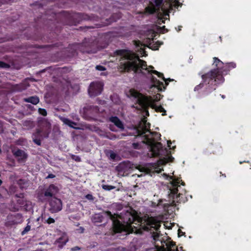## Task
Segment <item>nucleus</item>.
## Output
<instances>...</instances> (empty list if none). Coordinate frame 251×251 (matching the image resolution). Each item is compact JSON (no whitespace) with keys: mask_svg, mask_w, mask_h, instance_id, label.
I'll return each mask as SVG.
<instances>
[{"mask_svg":"<svg viewBox=\"0 0 251 251\" xmlns=\"http://www.w3.org/2000/svg\"><path fill=\"white\" fill-rule=\"evenodd\" d=\"M230 72V69L227 67L226 63H223V66L219 71L211 70L210 72L204 74L199 73L201 75L202 81L194 88V91L199 92L203 89L202 93L205 96L211 93L216 89L217 84L223 83L224 80V75H227Z\"/></svg>","mask_w":251,"mask_h":251,"instance_id":"obj_3","label":"nucleus"},{"mask_svg":"<svg viewBox=\"0 0 251 251\" xmlns=\"http://www.w3.org/2000/svg\"><path fill=\"white\" fill-rule=\"evenodd\" d=\"M26 181L25 179H20L18 180L17 184L19 185L21 189L24 188V185L26 183Z\"/></svg>","mask_w":251,"mask_h":251,"instance_id":"obj_27","label":"nucleus"},{"mask_svg":"<svg viewBox=\"0 0 251 251\" xmlns=\"http://www.w3.org/2000/svg\"><path fill=\"white\" fill-rule=\"evenodd\" d=\"M85 28L89 29V28H94V27H93V26H85Z\"/></svg>","mask_w":251,"mask_h":251,"instance_id":"obj_53","label":"nucleus"},{"mask_svg":"<svg viewBox=\"0 0 251 251\" xmlns=\"http://www.w3.org/2000/svg\"><path fill=\"white\" fill-rule=\"evenodd\" d=\"M147 68H148V70H149V71H150V70H149V69H153V68H153V67L152 66H150L149 67V68H148L147 67Z\"/></svg>","mask_w":251,"mask_h":251,"instance_id":"obj_52","label":"nucleus"},{"mask_svg":"<svg viewBox=\"0 0 251 251\" xmlns=\"http://www.w3.org/2000/svg\"><path fill=\"white\" fill-rule=\"evenodd\" d=\"M155 6L159 8L163 3V0H154Z\"/></svg>","mask_w":251,"mask_h":251,"instance_id":"obj_33","label":"nucleus"},{"mask_svg":"<svg viewBox=\"0 0 251 251\" xmlns=\"http://www.w3.org/2000/svg\"><path fill=\"white\" fill-rule=\"evenodd\" d=\"M152 6H147L145 8V13L149 14H153L156 12L157 9L155 6L151 3Z\"/></svg>","mask_w":251,"mask_h":251,"instance_id":"obj_22","label":"nucleus"},{"mask_svg":"<svg viewBox=\"0 0 251 251\" xmlns=\"http://www.w3.org/2000/svg\"><path fill=\"white\" fill-rule=\"evenodd\" d=\"M102 187L103 189L105 190H110L111 189H113L115 188V186H111V185H102Z\"/></svg>","mask_w":251,"mask_h":251,"instance_id":"obj_32","label":"nucleus"},{"mask_svg":"<svg viewBox=\"0 0 251 251\" xmlns=\"http://www.w3.org/2000/svg\"><path fill=\"white\" fill-rule=\"evenodd\" d=\"M159 203H161V202H162V200H159Z\"/></svg>","mask_w":251,"mask_h":251,"instance_id":"obj_60","label":"nucleus"},{"mask_svg":"<svg viewBox=\"0 0 251 251\" xmlns=\"http://www.w3.org/2000/svg\"><path fill=\"white\" fill-rule=\"evenodd\" d=\"M86 198L89 200H93L94 199L93 196L91 194H87L86 196Z\"/></svg>","mask_w":251,"mask_h":251,"instance_id":"obj_44","label":"nucleus"},{"mask_svg":"<svg viewBox=\"0 0 251 251\" xmlns=\"http://www.w3.org/2000/svg\"><path fill=\"white\" fill-rule=\"evenodd\" d=\"M13 152L15 157H26L25 153L22 150L17 149L13 151Z\"/></svg>","mask_w":251,"mask_h":251,"instance_id":"obj_23","label":"nucleus"},{"mask_svg":"<svg viewBox=\"0 0 251 251\" xmlns=\"http://www.w3.org/2000/svg\"><path fill=\"white\" fill-rule=\"evenodd\" d=\"M26 158H18V162L19 163H24L25 161Z\"/></svg>","mask_w":251,"mask_h":251,"instance_id":"obj_39","label":"nucleus"},{"mask_svg":"<svg viewBox=\"0 0 251 251\" xmlns=\"http://www.w3.org/2000/svg\"><path fill=\"white\" fill-rule=\"evenodd\" d=\"M103 216L100 213L94 214L92 217L93 223H101L102 222Z\"/></svg>","mask_w":251,"mask_h":251,"instance_id":"obj_20","label":"nucleus"},{"mask_svg":"<svg viewBox=\"0 0 251 251\" xmlns=\"http://www.w3.org/2000/svg\"><path fill=\"white\" fill-rule=\"evenodd\" d=\"M49 210L51 213H57L61 211L62 208V201L56 198L51 199L49 202Z\"/></svg>","mask_w":251,"mask_h":251,"instance_id":"obj_11","label":"nucleus"},{"mask_svg":"<svg viewBox=\"0 0 251 251\" xmlns=\"http://www.w3.org/2000/svg\"><path fill=\"white\" fill-rule=\"evenodd\" d=\"M107 46L106 43H102L98 38H85L82 43L70 45L67 51L70 53V56H75L77 55L78 51L82 53H95Z\"/></svg>","mask_w":251,"mask_h":251,"instance_id":"obj_4","label":"nucleus"},{"mask_svg":"<svg viewBox=\"0 0 251 251\" xmlns=\"http://www.w3.org/2000/svg\"><path fill=\"white\" fill-rule=\"evenodd\" d=\"M29 86L28 83L26 81H25L20 84H15L13 86V89L16 92H22L26 89Z\"/></svg>","mask_w":251,"mask_h":251,"instance_id":"obj_14","label":"nucleus"},{"mask_svg":"<svg viewBox=\"0 0 251 251\" xmlns=\"http://www.w3.org/2000/svg\"><path fill=\"white\" fill-rule=\"evenodd\" d=\"M121 18V16L119 14L116 13L114 14L110 17L109 19H106V23L105 25H102L100 24H97L96 27H101L102 26L107 25L111 23L116 22L118 19Z\"/></svg>","mask_w":251,"mask_h":251,"instance_id":"obj_13","label":"nucleus"},{"mask_svg":"<svg viewBox=\"0 0 251 251\" xmlns=\"http://www.w3.org/2000/svg\"><path fill=\"white\" fill-rule=\"evenodd\" d=\"M47 222L49 224H52V223H54L55 222V221H54V220L53 218H48V219L47 220Z\"/></svg>","mask_w":251,"mask_h":251,"instance_id":"obj_40","label":"nucleus"},{"mask_svg":"<svg viewBox=\"0 0 251 251\" xmlns=\"http://www.w3.org/2000/svg\"><path fill=\"white\" fill-rule=\"evenodd\" d=\"M160 159L156 163H146L143 166H138L129 161H125L120 163L117 167L116 170L119 173L126 172L129 169L136 168L141 172L146 174L152 172L160 173L161 169L160 167L165 165L168 161L173 162L174 158H159Z\"/></svg>","mask_w":251,"mask_h":251,"instance_id":"obj_5","label":"nucleus"},{"mask_svg":"<svg viewBox=\"0 0 251 251\" xmlns=\"http://www.w3.org/2000/svg\"><path fill=\"white\" fill-rule=\"evenodd\" d=\"M24 101L25 102L31 103L34 105H36L39 102V99L38 97L35 96H31L28 98H25L24 99Z\"/></svg>","mask_w":251,"mask_h":251,"instance_id":"obj_18","label":"nucleus"},{"mask_svg":"<svg viewBox=\"0 0 251 251\" xmlns=\"http://www.w3.org/2000/svg\"><path fill=\"white\" fill-rule=\"evenodd\" d=\"M144 144H146V141H143L142 143H133L132 144V147L134 149L139 150L142 148V145Z\"/></svg>","mask_w":251,"mask_h":251,"instance_id":"obj_24","label":"nucleus"},{"mask_svg":"<svg viewBox=\"0 0 251 251\" xmlns=\"http://www.w3.org/2000/svg\"><path fill=\"white\" fill-rule=\"evenodd\" d=\"M175 246V243L174 242H171L169 245V247L170 248L169 249V251H174V250H173L171 248L172 247H174V246Z\"/></svg>","mask_w":251,"mask_h":251,"instance_id":"obj_41","label":"nucleus"},{"mask_svg":"<svg viewBox=\"0 0 251 251\" xmlns=\"http://www.w3.org/2000/svg\"><path fill=\"white\" fill-rule=\"evenodd\" d=\"M165 23V21L163 19H160V21L158 22V24H161V23Z\"/></svg>","mask_w":251,"mask_h":251,"instance_id":"obj_51","label":"nucleus"},{"mask_svg":"<svg viewBox=\"0 0 251 251\" xmlns=\"http://www.w3.org/2000/svg\"><path fill=\"white\" fill-rule=\"evenodd\" d=\"M178 234L179 236H180L184 234V233H183L180 229H178Z\"/></svg>","mask_w":251,"mask_h":251,"instance_id":"obj_47","label":"nucleus"},{"mask_svg":"<svg viewBox=\"0 0 251 251\" xmlns=\"http://www.w3.org/2000/svg\"><path fill=\"white\" fill-rule=\"evenodd\" d=\"M73 159H75V161L76 162H79L80 161V158H72Z\"/></svg>","mask_w":251,"mask_h":251,"instance_id":"obj_50","label":"nucleus"},{"mask_svg":"<svg viewBox=\"0 0 251 251\" xmlns=\"http://www.w3.org/2000/svg\"><path fill=\"white\" fill-rule=\"evenodd\" d=\"M152 237L154 240H156L159 237V234L153 231L152 232Z\"/></svg>","mask_w":251,"mask_h":251,"instance_id":"obj_38","label":"nucleus"},{"mask_svg":"<svg viewBox=\"0 0 251 251\" xmlns=\"http://www.w3.org/2000/svg\"><path fill=\"white\" fill-rule=\"evenodd\" d=\"M168 206H169V205H168V204H165V205H164V207H168Z\"/></svg>","mask_w":251,"mask_h":251,"instance_id":"obj_55","label":"nucleus"},{"mask_svg":"<svg viewBox=\"0 0 251 251\" xmlns=\"http://www.w3.org/2000/svg\"><path fill=\"white\" fill-rule=\"evenodd\" d=\"M226 64H227V67H228V68L230 69V71L231 69L235 68L236 67V63L233 62L226 63Z\"/></svg>","mask_w":251,"mask_h":251,"instance_id":"obj_31","label":"nucleus"},{"mask_svg":"<svg viewBox=\"0 0 251 251\" xmlns=\"http://www.w3.org/2000/svg\"><path fill=\"white\" fill-rule=\"evenodd\" d=\"M30 229V226L27 225L24 229V230L22 232V234L24 235Z\"/></svg>","mask_w":251,"mask_h":251,"instance_id":"obj_36","label":"nucleus"},{"mask_svg":"<svg viewBox=\"0 0 251 251\" xmlns=\"http://www.w3.org/2000/svg\"><path fill=\"white\" fill-rule=\"evenodd\" d=\"M151 74V81L152 83L153 84V86L157 87L158 89L160 91H162L161 87L163 86L165 89V87L164 86V84L162 82L158 80L155 77L152 75V74Z\"/></svg>","mask_w":251,"mask_h":251,"instance_id":"obj_16","label":"nucleus"},{"mask_svg":"<svg viewBox=\"0 0 251 251\" xmlns=\"http://www.w3.org/2000/svg\"><path fill=\"white\" fill-rule=\"evenodd\" d=\"M2 183V181L0 179V185Z\"/></svg>","mask_w":251,"mask_h":251,"instance_id":"obj_61","label":"nucleus"},{"mask_svg":"<svg viewBox=\"0 0 251 251\" xmlns=\"http://www.w3.org/2000/svg\"><path fill=\"white\" fill-rule=\"evenodd\" d=\"M96 69L99 71H105L106 70L105 68L101 65H97Z\"/></svg>","mask_w":251,"mask_h":251,"instance_id":"obj_37","label":"nucleus"},{"mask_svg":"<svg viewBox=\"0 0 251 251\" xmlns=\"http://www.w3.org/2000/svg\"><path fill=\"white\" fill-rule=\"evenodd\" d=\"M148 48L151 49L152 50H157L160 46V44H153L151 46H147Z\"/></svg>","mask_w":251,"mask_h":251,"instance_id":"obj_35","label":"nucleus"},{"mask_svg":"<svg viewBox=\"0 0 251 251\" xmlns=\"http://www.w3.org/2000/svg\"><path fill=\"white\" fill-rule=\"evenodd\" d=\"M178 180H175V183H178L179 182L177 181Z\"/></svg>","mask_w":251,"mask_h":251,"instance_id":"obj_59","label":"nucleus"},{"mask_svg":"<svg viewBox=\"0 0 251 251\" xmlns=\"http://www.w3.org/2000/svg\"><path fill=\"white\" fill-rule=\"evenodd\" d=\"M15 197L19 198H23L24 197V194L23 193H20L19 194H16L15 195Z\"/></svg>","mask_w":251,"mask_h":251,"instance_id":"obj_45","label":"nucleus"},{"mask_svg":"<svg viewBox=\"0 0 251 251\" xmlns=\"http://www.w3.org/2000/svg\"><path fill=\"white\" fill-rule=\"evenodd\" d=\"M50 124L47 121H43L40 123L39 127L36 129V131L32 134L34 143L38 146H40L41 139L48 137L50 132Z\"/></svg>","mask_w":251,"mask_h":251,"instance_id":"obj_8","label":"nucleus"},{"mask_svg":"<svg viewBox=\"0 0 251 251\" xmlns=\"http://www.w3.org/2000/svg\"><path fill=\"white\" fill-rule=\"evenodd\" d=\"M166 32H168V29L166 28L165 26H163L161 28V32L162 33H164Z\"/></svg>","mask_w":251,"mask_h":251,"instance_id":"obj_42","label":"nucleus"},{"mask_svg":"<svg viewBox=\"0 0 251 251\" xmlns=\"http://www.w3.org/2000/svg\"><path fill=\"white\" fill-rule=\"evenodd\" d=\"M54 177H55V175H54L53 174H50L46 177V178H54Z\"/></svg>","mask_w":251,"mask_h":251,"instance_id":"obj_46","label":"nucleus"},{"mask_svg":"<svg viewBox=\"0 0 251 251\" xmlns=\"http://www.w3.org/2000/svg\"><path fill=\"white\" fill-rule=\"evenodd\" d=\"M112 158V159H114V160H115V158H114V157H112V158Z\"/></svg>","mask_w":251,"mask_h":251,"instance_id":"obj_62","label":"nucleus"},{"mask_svg":"<svg viewBox=\"0 0 251 251\" xmlns=\"http://www.w3.org/2000/svg\"><path fill=\"white\" fill-rule=\"evenodd\" d=\"M173 80H174V79H171L170 78L166 79L165 80H164L165 81V82L166 86L169 84V82L168 81H173Z\"/></svg>","mask_w":251,"mask_h":251,"instance_id":"obj_43","label":"nucleus"},{"mask_svg":"<svg viewBox=\"0 0 251 251\" xmlns=\"http://www.w3.org/2000/svg\"><path fill=\"white\" fill-rule=\"evenodd\" d=\"M135 129L137 136H139L143 135L147 132L151 134L152 137L151 138H146V144L148 146V149L151 152L150 157H172L170 150H174L176 146L171 148L172 142L170 140L167 141L168 147L169 148V149L168 150L166 148H164L160 142H156L161 139V134L157 132H151L147 128L146 123L143 125H141L140 124L138 126L135 127Z\"/></svg>","mask_w":251,"mask_h":251,"instance_id":"obj_2","label":"nucleus"},{"mask_svg":"<svg viewBox=\"0 0 251 251\" xmlns=\"http://www.w3.org/2000/svg\"><path fill=\"white\" fill-rule=\"evenodd\" d=\"M146 114H147V115L149 116V113L148 111H147Z\"/></svg>","mask_w":251,"mask_h":251,"instance_id":"obj_58","label":"nucleus"},{"mask_svg":"<svg viewBox=\"0 0 251 251\" xmlns=\"http://www.w3.org/2000/svg\"><path fill=\"white\" fill-rule=\"evenodd\" d=\"M58 189L56 186L51 184L44 192V196L47 197H52L58 192Z\"/></svg>","mask_w":251,"mask_h":251,"instance_id":"obj_12","label":"nucleus"},{"mask_svg":"<svg viewBox=\"0 0 251 251\" xmlns=\"http://www.w3.org/2000/svg\"><path fill=\"white\" fill-rule=\"evenodd\" d=\"M213 64L216 68L214 69L213 70H217V71H219L221 67L223 66V62L221 61L218 58L214 57H213Z\"/></svg>","mask_w":251,"mask_h":251,"instance_id":"obj_19","label":"nucleus"},{"mask_svg":"<svg viewBox=\"0 0 251 251\" xmlns=\"http://www.w3.org/2000/svg\"><path fill=\"white\" fill-rule=\"evenodd\" d=\"M103 90V84L100 82H92L88 89L90 97H96L100 95Z\"/></svg>","mask_w":251,"mask_h":251,"instance_id":"obj_10","label":"nucleus"},{"mask_svg":"<svg viewBox=\"0 0 251 251\" xmlns=\"http://www.w3.org/2000/svg\"><path fill=\"white\" fill-rule=\"evenodd\" d=\"M10 66L6 63H5L3 61H0V68H8Z\"/></svg>","mask_w":251,"mask_h":251,"instance_id":"obj_34","label":"nucleus"},{"mask_svg":"<svg viewBox=\"0 0 251 251\" xmlns=\"http://www.w3.org/2000/svg\"><path fill=\"white\" fill-rule=\"evenodd\" d=\"M149 225L144 226L142 228L146 231H149L151 230V228H153L155 230L157 231L160 226V225H156L154 221H149Z\"/></svg>","mask_w":251,"mask_h":251,"instance_id":"obj_17","label":"nucleus"},{"mask_svg":"<svg viewBox=\"0 0 251 251\" xmlns=\"http://www.w3.org/2000/svg\"><path fill=\"white\" fill-rule=\"evenodd\" d=\"M139 44H141V42L140 41H138ZM137 46H139V45H137Z\"/></svg>","mask_w":251,"mask_h":251,"instance_id":"obj_57","label":"nucleus"},{"mask_svg":"<svg viewBox=\"0 0 251 251\" xmlns=\"http://www.w3.org/2000/svg\"><path fill=\"white\" fill-rule=\"evenodd\" d=\"M90 110H92L96 115L99 113V108L98 106H92L90 107Z\"/></svg>","mask_w":251,"mask_h":251,"instance_id":"obj_28","label":"nucleus"},{"mask_svg":"<svg viewBox=\"0 0 251 251\" xmlns=\"http://www.w3.org/2000/svg\"><path fill=\"white\" fill-rule=\"evenodd\" d=\"M38 112L42 116H46L47 115V112L45 109L39 108L38 109Z\"/></svg>","mask_w":251,"mask_h":251,"instance_id":"obj_30","label":"nucleus"},{"mask_svg":"<svg viewBox=\"0 0 251 251\" xmlns=\"http://www.w3.org/2000/svg\"><path fill=\"white\" fill-rule=\"evenodd\" d=\"M114 53L115 55L121 56L118 65V69L120 73H130L133 71L135 74L144 75L142 70H145L148 74H153L163 80H166L162 73L156 70L149 71L147 68V62L140 59L132 50L127 49L117 50Z\"/></svg>","mask_w":251,"mask_h":251,"instance_id":"obj_1","label":"nucleus"},{"mask_svg":"<svg viewBox=\"0 0 251 251\" xmlns=\"http://www.w3.org/2000/svg\"><path fill=\"white\" fill-rule=\"evenodd\" d=\"M17 203L21 206H24L25 205L26 200L24 198H20L17 200Z\"/></svg>","mask_w":251,"mask_h":251,"instance_id":"obj_29","label":"nucleus"},{"mask_svg":"<svg viewBox=\"0 0 251 251\" xmlns=\"http://www.w3.org/2000/svg\"><path fill=\"white\" fill-rule=\"evenodd\" d=\"M64 15L67 19L66 24L70 25H75L83 20H91L90 16L81 13L65 12Z\"/></svg>","mask_w":251,"mask_h":251,"instance_id":"obj_9","label":"nucleus"},{"mask_svg":"<svg viewBox=\"0 0 251 251\" xmlns=\"http://www.w3.org/2000/svg\"><path fill=\"white\" fill-rule=\"evenodd\" d=\"M71 157H78V156H75V155H72Z\"/></svg>","mask_w":251,"mask_h":251,"instance_id":"obj_56","label":"nucleus"},{"mask_svg":"<svg viewBox=\"0 0 251 251\" xmlns=\"http://www.w3.org/2000/svg\"><path fill=\"white\" fill-rule=\"evenodd\" d=\"M182 26H181V25H179L178 26L177 28H176V30H177V31L179 32L180 31V30H181V28H182Z\"/></svg>","mask_w":251,"mask_h":251,"instance_id":"obj_48","label":"nucleus"},{"mask_svg":"<svg viewBox=\"0 0 251 251\" xmlns=\"http://www.w3.org/2000/svg\"><path fill=\"white\" fill-rule=\"evenodd\" d=\"M103 213L108 216L113 222V229L115 233H121L123 231H126L131 226V224L137 218V216L134 210L130 209L126 211H123L121 213V218L126 225L122 224L117 220L114 215L111 212L103 211Z\"/></svg>","mask_w":251,"mask_h":251,"instance_id":"obj_6","label":"nucleus"},{"mask_svg":"<svg viewBox=\"0 0 251 251\" xmlns=\"http://www.w3.org/2000/svg\"><path fill=\"white\" fill-rule=\"evenodd\" d=\"M7 162L8 165L13 167L15 165V160L13 158H7Z\"/></svg>","mask_w":251,"mask_h":251,"instance_id":"obj_26","label":"nucleus"},{"mask_svg":"<svg viewBox=\"0 0 251 251\" xmlns=\"http://www.w3.org/2000/svg\"><path fill=\"white\" fill-rule=\"evenodd\" d=\"M80 250V248H79L78 247H75L72 249V251H77V250Z\"/></svg>","mask_w":251,"mask_h":251,"instance_id":"obj_49","label":"nucleus"},{"mask_svg":"<svg viewBox=\"0 0 251 251\" xmlns=\"http://www.w3.org/2000/svg\"><path fill=\"white\" fill-rule=\"evenodd\" d=\"M68 241V239L67 238L65 239V237L64 236H62L55 241V242H54V244H56L57 243L60 244L58 245V247L59 248H62L63 247V246L66 244Z\"/></svg>","mask_w":251,"mask_h":251,"instance_id":"obj_21","label":"nucleus"},{"mask_svg":"<svg viewBox=\"0 0 251 251\" xmlns=\"http://www.w3.org/2000/svg\"><path fill=\"white\" fill-rule=\"evenodd\" d=\"M142 176V175H138V176L139 177V176Z\"/></svg>","mask_w":251,"mask_h":251,"instance_id":"obj_63","label":"nucleus"},{"mask_svg":"<svg viewBox=\"0 0 251 251\" xmlns=\"http://www.w3.org/2000/svg\"><path fill=\"white\" fill-rule=\"evenodd\" d=\"M109 121L113 123L119 128L121 130L124 129V126L123 123L117 116H111L109 118Z\"/></svg>","mask_w":251,"mask_h":251,"instance_id":"obj_15","label":"nucleus"},{"mask_svg":"<svg viewBox=\"0 0 251 251\" xmlns=\"http://www.w3.org/2000/svg\"><path fill=\"white\" fill-rule=\"evenodd\" d=\"M129 93L131 97L136 99V103L143 109H146L149 106L155 109L157 112H162V115H166V111L162 105H157L154 103L151 97L144 96L141 93L134 89H130Z\"/></svg>","mask_w":251,"mask_h":251,"instance_id":"obj_7","label":"nucleus"},{"mask_svg":"<svg viewBox=\"0 0 251 251\" xmlns=\"http://www.w3.org/2000/svg\"><path fill=\"white\" fill-rule=\"evenodd\" d=\"M105 153L107 157H117L116 154L112 150H106Z\"/></svg>","mask_w":251,"mask_h":251,"instance_id":"obj_25","label":"nucleus"},{"mask_svg":"<svg viewBox=\"0 0 251 251\" xmlns=\"http://www.w3.org/2000/svg\"><path fill=\"white\" fill-rule=\"evenodd\" d=\"M221 97L224 99L226 98V96L224 95H221Z\"/></svg>","mask_w":251,"mask_h":251,"instance_id":"obj_54","label":"nucleus"}]
</instances>
